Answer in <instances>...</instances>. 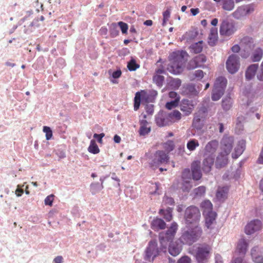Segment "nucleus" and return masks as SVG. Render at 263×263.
I'll return each mask as SVG.
<instances>
[{
    "mask_svg": "<svg viewBox=\"0 0 263 263\" xmlns=\"http://www.w3.org/2000/svg\"><path fill=\"white\" fill-rule=\"evenodd\" d=\"M228 154L220 153L217 157L215 165L216 168H221L225 166L228 162Z\"/></svg>",
    "mask_w": 263,
    "mask_h": 263,
    "instance_id": "4be33fe9",
    "label": "nucleus"
},
{
    "mask_svg": "<svg viewBox=\"0 0 263 263\" xmlns=\"http://www.w3.org/2000/svg\"><path fill=\"white\" fill-rule=\"evenodd\" d=\"M233 138L231 137H224L222 139L221 144L225 154L229 155L233 148Z\"/></svg>",
    "mask_w": 263,
    "mask_h": 263,
    "instance_id": "6ab92c4d",
    "label": "nucleus"
},
{
    "mask_svg": "<svg viewBox=\"0 0 263 263\" xmlns=\"http://www.w3.org/2000/svg\"><path fill=\"white\" fill-rule=\"evenodd\" d=\"M163 202L165 204L174 205L175 200L173 198L164 195L163 198Z\"/></svg>",
    "mask_w": 263,
    "mask_h": 263,
    "instance_id": "864d4df0",
    "label": "nucleus"
},
{
    "mask_svg": "<svg viewBox=\"0 0 263 263\" xmlns=\"http://www.w3.org/2000/svg\"><path fill=\"white\" fill-rule=\"evenodd\" d=\"M151 131V127L147 126H140L139 130V134L140 136H145L149 134Z\"/></svg>",
    "mask_w": 263,
    "mask_h": 263,
    "instance_id": "09e8293b",
    "label": "nucleus"
},
{
    "mask_svg": "<svg viewBox=\"0 0 263 263\" xmlns=\"http://www.w3.org/2000/svg\"><path fill=\"white\" fill-rule=\"evenodd\" d=\"M200 67L194 58L190 61L187 65V69L189 70L194 69Z\"/></svg>",
    "mask_w": 263,
    "mask_h": 263,
    "instance_id": "603ef678",
    "label": "nucleus"
},
{
    "mask_svg": "<svg viewBox=\"0 0 263 263\" xmlns=\"http://www.w3.org/2000/svg\"><path fill=\"white\" fill-rule=\"evenodd\" d=\"M178 225L176 222H173L171 227L165 233H161L159 235V241L162 246L166 244L167 242L172 241L176 233Z\"/></svg>",
    "mask_w": 263,
    "mask_h": 263,
    "instance_id": "0eeeda50",
    "label": "nucleus"
},
{
    "mask_svg": "<svg viewBox=\"0 0 263 263\" xmlns=\"http://www.w3.org/2000/svg\"><path fill=\"white\" fill-rule=\"evenodd\" d=\"M122 74V71L120 69H117L116 70L113 71L111 74V77L114 79H117L119 78Z\"/></svg>",
    "mask_w": 263,
    "mask_h": 263,
    "instance_id": "680f3d73",
    "label": "nucleus"
},
{
    "mask_svg": "<svg viewBox=\"0 0 263 263\" xmlns=\"http://www.w3.org/2000/svg\"><path fill=\"white\" fill-rule=\"evenodd\" d=\"M43 131L46 134V139L49 140L51 139L52 137V131L51 128L49 126H43Z\"/></svg>",
    "mask_w": 263,
    "mask_h": 263,
    "instance_id": "8fccbe9b",
    "label": "nucleus"
},
{
    "mask_svg": "<svg viewBox=\"0 0 263 263\" xmlns=\"http://www.w3.org/2000/svg\"><path fill=\"white\" fill-rule=\"evenodd\" d=\"M239 57L236 54L230 55L226 62V68L231 74L236 73L239 69Z\"/></svg>",
    "mask_w": 263,
    "mask_h": 263,
    "instance_id": "9d476101",
    "label": "nucleus"
},
{
    "mask_svg": "<svg viewBox=\"0 0 263 263\" xmlns=\"http://www.w3.org/2000/svg\"><path fill=\"white\" fill-rule=\"evenodd\" d=\"M211 247L203 244L197 247L194 250V255L197 263H206L210 257Z\"/></svg>",
    "mask_w": 263,
    "mask_h": 263,
    "instance_id": "423d86ee",
    "label": "nucleus"
},
{
    "mask_svg": "<svg viewBox=\"0 0 263 263\" xmlns=\"http://www.w3.org/2000/svg\"><path fill=\"white\" fill-rule=\"evenodd\" d=\"M258 65L257 64H253L250 65L247 69L245 76L248 80H251L255 76L256 71L258 69Z\"/></svg>",
    "mask_w": 263,
    "mask_h": 263,
    "instance_id": "393cba45",
    "label": "nucleus"
},
{
    "mask_svg": "<svg viewBox=\"0 0 263 263\" xmlns=\"http://www.w3.org/2000/svg\"><path fill=\"white\" fill-rule=\"evenodd\" d=\"M54 195L51 194L46 197L44 200L45 204L51 206L52 205Z\"/></svg>",
    "mask_w": 263,
    "mask_h": 263,
    "instance_id": "13d9d810",
    "label": "nucleus"
},
{
    "mask_svg": "<svg viewBox=\"0 0 263 263\" xmlns=\"http://www.w3.org/2000/svg\"><path fill=\"white\" fill-rule=\"evenodd\" d=\"M192 176V172H191L189 168H185L182 174V177L184 180L187 179H191V177Z\"/></svg>",
    "mask_w": 263,
    "mask_h": 263,
    "instance_id": "4d7b16f0",
    "label": "nucleus"
},
{
    "mask_svg": "<svg viewBox=\"0 0 263 263\" xmlns=\"http://www.w3.org/2000/svg\"><path fill=\"white\" fill-rule=\"evenodd\" d=\"M155 122L159 127H163L171 124L168 112L162 110L155 116Z\"/></svg>",
    "mask_w": 263,
    "mask_h": 263,
    "instance_id": "9b49d317",
    "label": "nucleus"
},
{
    "mask_svg": "<svg viewBox=\"0 0 263 263\" xmlns=\"http://www.w3.org/2000/svg\"><path fill=\"white\" fill-rule=\"evenodd\" d=\"M214 160L215 158L213 155H209L207 156H204L202 166V170L204 173L207 174L211 171Z\"/></svg>",
    "mask_w": 263,
    "mask_h": 263,
    "instance_id": "2eb2a0df",
    "label": "nucleus"
},
{
    "mask_svg": "<svg viewBox=\"0 0 263 263\" xmlns=\"http://www.w3.org/2000/svg\"><path fill=\"white\" fill-rule=\"evenodd\" d=\"M234 8L233 0H224L222 5V8L228 11H231Z\"/></svg>",
    "mask_w": 263,
    "mask_h": 263,
    "instance_id": "a19ab883",
    "label": "nucleus"
},
{
    "mask_svg": "<svg viewBox=\"0 0 263 263\" xmlns=\"http://www.w3.org/2000/svg\"><path fill=\"white\" fill-rule=\"evenodd\" d=\"M199 144L197 140L195 139H190L187 143L186 147L190 151H194L196 147L199 146Z\"/></svg>",
    "mask_w": 263,
    "mask_h": 263,
    "instance_id": "4c0bfd02",
    "label": "nucleus"
},
{
    "mask_svg": "<svg viewBox=\"0 0 263 263\" xmlns=\"http://www.w3.org/2000/svg\"><path fill=\"white\" fill-rule=\"evenodd\" d=\"M169 157L163 151H157L154 154V158L149 163L150 166L155 170L159 165L166 163L168 161Z\"/></svg>",
    "mask_w": 263,
    "mask_h": 263,
    "instance_id": "6e6552de",
    "label": "nucleus"
},
{
    "mask_svg": "<svg viewBox=\"0 0 263 263\" xmlns=\"http://www.w3.org/2000/svg\"><path fill=\"white\" fill-rule=\"evenodd\" d=\"M191 258L186 255H184L180 258L177 263H191Z\"/></svg>",
    "mask_w": 263,
    "mask_h": 263,
    "instance_id": "052dcab7",
    "label": "nucleus"
},
{
    "mask_svg": "<svg viewBox=\"0 0 263 263\" xmlns=\"http://www.w3.org/2000/svg\"><path fill=\"white\" fill-rule=\"evenodd\" d=\"M200 217V210L195 205L189 206L185 210L184 219L186 226L196 224L199 221Z\"/></svg>",
    "mask_w": 263,
    "mask_h": 263,
    "instance_id": "20e7f679",
    "label": "nucleus"
},
{
    "mask_svg": "<svg viewBox=\"0 0 263 263\" xmlns=\"http://www.w3.org/2000/svg\"><path fill=\"white\" fill-rule=\"evenodd\" d=\"M166 244H164L159 249L157 246V242L155 240L149 241L147 247L145 251L144 259L148 261H153L154 259L159 254L160 252H166Z\"/></svg>",
    "mask_w": 263,
    "mask_h": 263,
    "instance_id": "7ed1b4c3",
    "label": "nucleus"
},
{
    "mask_svg": "<svg viewBox=\"0 0 263 263\" xmlns=\"http://www.w3.org/2000/svg\"><path fill=\"white\" fill-rule=\"evenodd\" d=\"M202 234V230L200 227L196 225L193 228H189L184 231L180 237V241L183 244L191 245L197 241Z\"/></svg>",
    "mask_w": 263,
    "mask_h": 263,
    "instance_id": "f03ea898",
    "label": "nucleus"
},
{
    "mask_svg": "<svg viewBox=\"0 0 263 263\" xmlns=\"http://www.w3.org/2000/svg\"><path fill=\"white\" fill-rule=\"evenodd\" d=\"M174 148L175 145L174 142L172 140H169L164 143V148L168 152L172 151Z\"/></svg>",
    "mask_w": 263,
    "mask_h": 263,
    "instance_id": "5fc2aeb1",
    "label": "nucleus"
},
{
    "mask_svg": "<svg viewBox=\"0 0 263 263\" xmlns=\"http://www.w3.org/2000/svg\"><path fill=\"white\" fill-rule=\"evenodd\" d=\"M109 32L111 37H115L119 34V30L117 23H112L109 28Z\"/></svg>",
    "mask_w": 263,
    "mask_h": 263,
    "instance_id": "473e14b6",
    "label": "nucleus"
},
{
    "mask_svg": "<svg viewBox=\"0 0 263 263\" xmlns=\"http://www.w3.org/2000/svg\"><path fill=\"white\" fill-rule=\"evenodd\" d=\"M188 57L185 50H177L172 52L168 56L170 63L167 65V70L173 74L178 75L183 70L184 65Z\"/></svg>",
    "mask_w": 263,
    "mask_h": 263,
    "instance_id": "f257e3e1",
    "label": "nucleus"
},
{
    "mask_svg": "<svg viewBox=\"0 0 263 263\" xmlns=\"http://www.w3.org/2000/svg\"><path fill=\"white\" fill-rule=\"evenodd\" d=\"M88 151L89 153L93 154H97L99 153L100 149L95 140L90 141Z\"/></svg>",
    "mask_w": 263,
    "mask_h": 263,
    "instance_id": "e433bc0d",
    "label": "nucleus"
},
{
    "mask_svg": "<svg viewBox=\"0 0 263 263\" xmlns=\"http://www.w3.org/2000/svg\"><path fill=\"white\" fill-rule=\"evenodd\" d=\"M118 28L119 27L123 34H126L128 29V26L127 24L123 22L120 21L117 23Z\"/></svg>",
    "mask_w": 263,
    "mask_h": 263,
    "instance_id": "3c124183",
    "label": "nucleus"
},
{
    "mask_svg": "<svg viewBox=\"0 0 263 263\" xmlns=\"http://www.w3.org/2000/svg\"><path fill=\"white\" fill-rule=\"evenodd\" d=\"M178 103V102H177V99L174 100L170 102H167L165 104V107L169 110H171L172 109L177 106Z\"/></svg>",
    "mask_w": 263,
    "mask_h": 263,
    "instance_id": "6e6d98bb",
    "label": "nucleus"
},
{
    "mask_svg": "<svg viewBox=\"0 0 263 263\" xmlns=\"http://www.w3.org/2000/svg\"><path fill=\"white\" fill-rule=\"evenodd\" d=\"M262 227V222L259 219H254L248 223L245 227V233L247 235H251L260 230Z\"/></svg>",
    "mask_w": 263,
    "mask_h": 263,
    "instance_id": "f8f14e48",
    "label": "nucleus"
},
{
    "mask_svg": "<svg viewBox=\"0 0 263 263\" xmlns=\"http://www.w3.org/2000/svg\"><path fill=\"white\" fill-rule=\"evenodd\" d=\"M227 84V80L223 77H218L214 85L211 99L213 101L219 100L223 95Z\"/></svg>",
    "mask_w": 263,
    "mask_h": 263,
    "instance_id": "39448f33",
    "label": "nucleus"
},
{
    "mask_svg": "<svg viewBox=\"0 0 263 263\" xmlns=\"http://www.w3.org/2000/svg\"><path fill=\"white\" fill-rule=\"evenodd\" d=\"M103 188V185L99 182L92 183L90 185V191L93 195L99 192Z\"/></svg>",
    "mask_w": 263,
    "mask_h": 263,
    "instance_id": "c9c22d12",
    "label": "nucleus"
},
{
    "mask_svg": "<svg viewBox=\"0 0 263 263\" xmlns=\"http://www.w3.org/2000/svg\"><path fill=\"white\" fill-rule=\"evenodd\" d=\"M217 213L212 210L207 212L205 216V226L208 229L211 228V225L216 220Z\"/></svg>",
    "mask_w": 263,
    "mask_h": 263,
    "instance_id": "5701e85b",
    "label": "nucleus"
},
{
    "mask_svg": "<svg viewBox=\"0 0 263 263\" xmlns=\"http://www.w3.org/2000/svg\"><path fill=\"white\" fill-rule=\"evenodd\" d=\"M194 108V104L193 100L187 99H183L181 100L180 104V108L185 116H188L191 114Z\"/></svg>",
    "mask_w": 263,
    "mask_h": 263,
    "instance_id": "ddd939ff",
    "label": "nucleus"
},
{
    "mask_svg": "<svg viewBox=\"0 0 263 263\" xmlns=\"http://www.w3.org/2000/svg\"><path fill=\"white\" fill-rule=\"evenodd\" d=\"M140 65L136 63V60L132 58L127 63V67L130 71H134L139 68Z\"/></svg>",
    "mask_w": 263,
    "mask_h": 263,
    "instance_id": "ea45409f",
    "label": "nucleus"
},
{
    "mask_svg": "<svg viewBox=\"0 0 263 263\" xmlns=\"http://www.w3.org/2000/svg\"><path fill=\"white\" fill-rule=\"evenodd\" d=\"M251 255L255 263H263V256L258 246H255L251 250Z\"/></svg>",
    "mask_w": 263,
    "mask_h": 263,
    "instance_id": "a211bd4d",
    "label": "nucleus"
},
{
    "mask_svg": "<svg viewBox=\"0 0 263 263\" xmlns=\"http://www.w3.org/2000/svg\"><path fill=\"white\" fill-rule=\"evenodd\" d=\"M217 39L216 36H209L208 37V44L211 46H214L216 45Z\"/></svg>",
    "mask_w": 263,
    "mask_h": 263,
    "instance_id": "e2e57ef3",
    "label": "nucleus"
},
{
    "mask_svg": "<svg viewBox=\"0 0 263 263\" xmlns=\"http://www.w3.org/2000/svg\"><path fill=\"white\" fill-rule=\"evenodd\" d=\"M248 246V241L244 238H241L237 243V252L242 259L247 252Z\"/></svg>",
    "mask_w": 263,
    "mask_h": 263,
    "instance_id": "dca6fc26",
    "label": "nucleus"
},
{
    "mask_svg": "<svg viewBox=\"0 0 263 263\" xmlns=\"http://www.w3.org/2000/svg\"><path fill=\"white\" fill-rule=\"evenodd\" d=\"M181 250L182 249L181 247L176 242H171L169 245L168 251L170 255L173 256L175 257L178 255L180 253Z\"/></svg>",
    "mask_w": 263,
    "mask_h": 263,
    "instance_id": "bb28decb",
    "label": "nucleus"
},
{
    "mask_svg": "<svg viewBox=\"0 0 263 263\" xmlns=\"http://www.w3.org/2000/svg\"><path fill=\"white\" fill-rule=\"evenodd\" d=\"M263 55V51L260 47L257 48L253 52L251 59L252 62H256L259 61Z\"/></svg>",
    "mask_w": 263,
    "mask_h": 263,
    "instance_id": "c85d7f7f",
    "label": "nucleus"
},
{
    "mask_svg": "<svg viewBox=\"0 0 263 263\" xmlns=\"http://www.w3.org/2000/svg\"><path fill=\"white\" fill-rule=\"evenodd\" d=\"M202 43L203 41H200L191 45L190 46L191 51L195 54L200 53L203 49Z\"/></svg>",
    "mask_w": 263,
    "mask_h": 263,
    "instance_id": "c756f323",
    "label": "nucleus"
},
{
    "mask_svg": "<svg viewBox=\"0 0 263 263\" xmlns=\"http://www.w3.org/2000/svg\"><path fill=\"white\" fill-rule=\"evenodd\" d=\"M165 227L166 223L161 218H157L152 221L151 228L155 231L164 229Z\"/></svg>",
    "mask_w": 263,
    "mask_h": 263,
    "instance_id": "a878e982",
    "label": "nucleus"
},
{
    "mask_svg": "<svg viewBox=\"0 0 263 263\" xmlns=\"http://www.w3.org/2000/svg\"><path fill=\"white\" fill-rule=\"evenodd\" d=\"M200 165V162L198 160L194 161L191 164L192 177L194 180H199L202 177Z\"/></svg>",
    "mask_w": 263,
    "mask_h": 263,
    "instance_id": "4468645a",
    "label": "nucleus"
},
{
    "mask_svg": "<svg viewBox=\"0 0 263 263\" xmlns=\"http://www.w3.org/2000/svg\"><path fill=\"white\" fill-rule=\"evenodd\" d=\"M227 189L224 187L218 189L216 192V196L219 200H223L226 197Z\"/></svg>",
    "mask_w": 263,
    "mask_h": 263,
    "instance_id": "58836bf2",
    "label": "nucleus"
},
{
    "mask_svg": "<svg viewBox=\"0 0 263 263\" xmlns=\"http://www.w3.org/2000/svg\"><path fill=\"white\" fill-rule=\"evenodd\" d=\"M232 15L234 18L239 20L242 17L245 16L246 12L245 9L243 6H240L237 8V9L232 13Z\"/></svg>",
    "mask_w": 263,
    "mask_h": 263,
    "instance_id": "2f4dec72",
    "label": "nucleus"
},
{
    "mask_svg": "<svg viewBox=\"0 0 263 263\" xmlns=\"http://www.w3.org/2000/svg\"><path fill=\"white\" fill-rule=\"evenodd\" d=\"M194 75L195 78L201 79L204 76V72L202 70H197L194 72Z\"/></svg>",
    "mask_w": 263,
    "mask_h": 263,
    "instance_id": "69168bd1",
    "label": "nucleus"
},
{
    "mask_svg": "<svg viewBox=\"0 0 263 263\" xmlns=\"http://www.w3.org/2000/svg\"><path fill=\"white\" fill-rule=\"evenodd\" d=\"M194 59L196 60L200 67H201L202 64L204 63L206 61V56L203 54H200L196 56Z\"/></svg>",
    "mask_w": 263,
    "mask_h": 263,
    "instance_id": "49530a36",
    "label": "nucleus"
},
{
    "mask_svg": "<svg viewBox=\"0 0 263 263\" xmlns=\"http://www.w3.org/2000/svg\"><path fill=\"white\" fill-rule=\"evenodd\" d=\"M23 32L26 34H30L31 33L33 32L35 29L31 23H30L28 25H25L23 26Z\"/></svg>",
    "mask_w": 263,
    "mask_h": 263,
    "instance_id": "a18cd8bd",
    "label": "nucleus"
},
{
    "mask_svg": "<svg viewBox=\"0 0 263 263\" xmlns=\"http://www.w3.org/2000/svg\"><path fill=\"white\" fill-rule=\"evenodd\" d=\"M236 30L234 23L228 20H223L220 24L219 32L221 35L230 36L234 34Z\"/></svg>",
    "mask_w": 263,
    "mask_h": 263,
    "instance_id": "1a4fd4ad",
    "label": "nucleus"
},
{
    "mask_svg": "<svg viewBox=\"0 0 263 263\" xmlns=\"http://www.w3.org/2000/svg\"><path fill=\"white\" fill-rule=\"evenodd\" d=\"M240 46L245 51L248 52L254 46L253 39L248 36L243 37L240 41Z\"/></svg>",
    "mask_w": 263,
    "mask_h": 263,
    "instance_id": "412c9836",
    "label": "nucleus"
},
{
    "mask_svg": "<svg viewBox=\"0 0 263 263\" xmlns=\"http://www.w3.org/2000/svg\"><path fill=\"white\" fill-rule=\"evenodd\" d=\"M168 96L171 98L174 99V100L177 99V102L179 100V97L178 93L175 91H170L168 93Z\"/></svg>",
    "mask_w": 263,
    "mask_h": 263,
    "instance_id": "338daca9",
    "label": "nucleus"
},
{
    "mask_svg": "<svg viewBox=\"0 0 263 263\" xmlns=\"http://www.w3.org/2000/svg\"><path fill=\"white\" fill-rule=\"evenodd\" d=\"M169 118L171 123L173 122V120L176 119L177 120H180L181 118V113L177 110H174L172 112H168Z\"/></svg>",
    "mask_w": 263,
    "mask_h": 263,
    "instance_id": "79ce46f5",
    "label": "nucleus"
},
{
    "mask_svg": "<svg viewBox=\"0 0 263 263\" xmlns=\"http://www.w3.org/2000/svg\"><path fill=\"white\" fill-rule=\"evenodd\" d=\"M205 192V187L204 186H200L194 190V194L196 196H202Z\"/></svg>",
    "mask_w": 263,
    "mask_h": 263,
    "instance_id": "de8ad7c7",
    "label": "nucleus"
},
{
    "mask_svg": "<svg viewBox=\"0 0 263 263\" xmlns=\"http://www.w3.org/2000/svg\"><path fill=\"white\" fill-rule=\"evenodd\" d=\"M202 118V117L200 115H196L193 120L192 127L197 130L201 129L203 127V123L201 120Z\"/></svg>",
    "mask_w": 263,
    "mask_h": 263,
    "instance_id": "cd10ccee",
    "label": "nucleus"
},
{
    "mask_svg": "<svg viewBox=\"0 0 263 263\" xmlns=\"http://www.w3.org/2000/svg\"><path fill=\"white\" fill-rule=\"evenodd\" d=\"M140 92H141L143 100L147 103L154 102L158 95L157 91L154 89L149 90L148 92L145 90H142Z\"/></svg>",
    "mask_w": 263,
    "mask_h": 263,
    "instance_id": "f3484780",
    "label": "nucleus"
},
{
    "mask_svg": "<svg viewBox=\"0 0 263 263\" xmlns=\"http://www.w3.org/2000/svg\"><path fill=\"white\" fill-rule=\"evenodd\" d=\"M246 148V141L241 139L238 142V144L235 148V154H232L234 158H237L241 155Z\"/></svg>",
    "mask_w": 263,
    "mask_h": 263,
    "instance_id": "b1692460",
    "label": "nucleus"
},
{
    "mask_svg": "<svg viewBox=\"0 0 263 263\" xmlns=\"http://www.w3.org/2000/svg\"><path fill=\"white\" fill-rule=\"evenodd\" d=\"M192 187V185L188 180H183V182L181 183V186L180 187L182 192L185 193H189Z\"/></svg>",
    "mask_w": 263,
    "mask_h": 263,
    "instance_id": "c03bdc74",
    "label": "nucleus"
},
{
    "mask_svg": "<svg viewBox=\"0 0 263 263\" xmlns=\"http://www.w3.org/2000/svg\"><path fill=\"white\" fill-rule=\"evenodd\" d=\"M218 146V142L216 140H212L209 142L205 147V154L204 156H207L209 155H213L216 152Z\"/></svg>",
    "mask_w": 263,
    "mask_h": 263,
    "instance_id": "aec40b11",
    "label": "nucleus"
},
{
    "mask_svg": "<svg viewBox=\"0 0 263 263\" xmlns=\"http://www.w3.org/2000/svg\"><path fill=\"white\" fill-rule=\"evenodd\" d=\"M164 77L161 75H156L153 77V81L154 83L160 88L163 84Z\"/></svg>",
    "mask_w": 263,
    "mask_h": 263,
    "instance_id": "37998d69",
    "label": "nucleus"
},
{
    "mask_svg": "<svg viewBox=\"0 0 263 263\" xmlns=\"http://www.w3.org/2000/svg\"><path fill=\"white\" fill-rule=\"evenodd\" d=\"M232 101L230 97H226L222 100L221 105L225 111L229 110L232 107Z\"/></svg>",
    "mask_w": 263,
    "mask_h": 263,
    "instance_id": "72a5a7b5",
    "label": "nucleus"
},
{
    "mask_svg": "<svg viewBox=\"0 0 263 263\" xmlns=\"http://www.w3.org/2000/svg\"><path fill=\"white\" fill-rule=\"evenodd\" d=\"M243 7V8L245 9V11L246 12V15L247 14H249L252 13L254 10V7L252 5L245 6Z\"/></svg>",
    "mask_w": 263,
    "mask_h": 263,
    "instance_id": "0e129e2a",
    "label": "nucleus"
},
{
    "mask_svg": "<svg viewBox=\"0 0 263 263\" xmlns=\"http://www.w3.org/2000/svg\"><path fill=\"white\" fill-rule=\"evenodd\" d=\"M172 209L171 208H168L166 210H164L163 209H160L159 210V214L161 215H163L164 218L168 221H170L172 219Z\"/></svg>",
    "mask_w": 263,
    "mask_h": 263,
    "instance_id": "f704fd0d",
    "label": "nucleus"
},
{
    "mask_svg": "<svg viewBox=\"0 0 263 263\" xmlns=\"http://www.w3.org/2000/svg\"><path fill=\"white\" fill-rule=\"evenodd\" d=\"M142 102H144V100H143L141 92H137L134 98V109L136 111L139 108L140 104Z\"/></svg>",
    "mask_w": 263,
    "mask_h": 263,
    "instance_id": "7c9ffc66",
    "label": "nucleus"
},
{
    "mask_svg": "<svg viewBox=\"0 0 263 263\" xmlns=\"http://www.w3.org/2000/svg\"><path fill=\"white\" fill-rule=\"evenodd\" d=\"M63 257L62 256H57L53 260V263H63Z\"/></svg>",
    "mask_w": 263,
    "mask_h": 263,
    "instance_id": "774afa93",
    "label": "nucleus"
},
{
    "mask_svg": "<svg viewBox=\"0 0 263 263\" xmlns=\"http://www.w3.org/2000/svg\"><path fill=\"white\" fill-rule=\"evenodd\" d=\"M145 109L147 114L152 115L154 111V106L153 104H147L145 105Z\"/></svg>",
    "mask_w": 263,
    "mask_h": 263,
    "instance_id": "bf43d9fd",
    "label": "nucleus"
}]
</instances>
